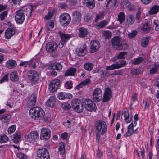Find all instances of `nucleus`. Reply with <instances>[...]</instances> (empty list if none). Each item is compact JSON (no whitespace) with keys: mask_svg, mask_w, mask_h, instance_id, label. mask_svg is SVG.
Listing matches in <instances>:
<instances>
[{"mask_svg":"<svg viewBox=\"0 0 159 159\" xmlns=\"http://www.w3.org/2000/svg\"><path fill=\"white\" fill-rule=\"evenodd\" d=\"M29 113L32 118L35 120L40 119L45 115L44 111L39 107L31 108Z\"/></svg>","mask_w":159,"mask_h":159,"instance_id":"1","label":"nucleus"},{"mask_svg":"<svg viewBox=\"0 0 159 159\" xmlns=\"http://www.w3.org/2000/svg\"><path fill=\"white\" fill-rule=\"evenodd\" d=\"M84 107L86 110L90 112H95L97 107L94 102L89 99H85L83 102Z\"/></svg>","mask_w":159,"mask_h":159,"instance_id":"2","label":"nucleus"},{"mask_svg":"<svg viewBox=\"0 0 159 159\" xmlns=\"http://www.w3.org/2000/svg\"><path fill=\"white\" fill-rule=\"evenodd\" d=\"M95 128L97 130V132H100L102 135L105 134L107 129V125L105 122L101 120L96 121L95 124Z\"/></svg>","mask_w":159,"mask_h":159,"instance_id":"3","label":"nucleus"},{"mask_svg":"<svg viewBox=\"0 0 159 159\" xmlns=\"http://www.w3.org/2000/svg\"><path fill=\"white\" fill-rule=\"evenodd\" d=\"M39 138L38 133L36 131H33L24 136L25 140L30 143L34 144L37 142Z\"/></svg>","mask_w":159,"mask_h":159,"instance_id":"4","label":"nucleus"},{"mask_svg":"<svg viewBox=\"0 0 159 159\" xmlns=\"http://www.w3.org/2000/svg\"><path fill=\"white\" fill-rule=\"evenodd\" d=\"M37 159H50L48 150L45 148L41 147L37 151Z\"/></svg>","mask_w":159,"mask_h":159,"instance_id":"5","label":"nucleus"},{"mask_svg":"<svg viewBox=\"0 0 159 159\" xmlns=\"http://www.w3.org/2000/svg\"><path fill=\"white\" fill-rule=\"evenodd\" d=\"M126 64V62L125 61L121 60L115 64L107 66L106 70H112L115 69H120L125 66Z\"/></svg>","mask_w":159,"mask_h":159,"instance_id":"6","label":"nucleus"},{"mask_svg":"<svg viewBox=\"0 0 159 159\" xmlns=\"http://www.w3.org/2000/svg\"><path fill=\"white\" fill-rule=\"evenodd\" d=\"M71 21V17L70 15L67 13H64L60 16V22L61 25L64 27L68 25Z\"/></svg>","mask_w":159,"mask_h":159,"instance_id":"7","label":"nucleus"},{"mask_svg":"<svg viewBox=\"0 0 159 159\" xmlns=\"http://www.w3.org/2000/svg\"><path fill=\"white\" fill-rule=\"evenodd\" d=\"M71 106L73 109L78 113H81L83 111V106L82 103L76 99L73 100L71 102Z\"/></svg>","mask_w":159,"mask_h":159,"instance_id":"8","label":"nucleus"},{"mask_svg":"<svg viewBox=\"0 0 159 159\" xmlns=\"http://www.w3.org/2000/svg\"><path fill=\"white\" fill-rule=\"evenodd\" d=\"M111 42L113 48L115 50H125V48H120L122 46L121 39L118 36H116L111 39Z\"/></svg>","mask_w":159,"mask_h":159,"instance_id":"9","label":"nucleus"},{"mask_svg":"<svg viewBox=\"0 0 159 159\" xmlns=\"http://www.w3.org/2000/svg\"><path fill=\"white\" fill-rule=\"evenodd\" d=\"M39 74L35 70H29L28 78L32 83H35L36 82L39 80Z\"/></svg>","mask_w":159,"mask_h":159,"instance_id":"10","label":"nucleus"},{"mask_svg":"<svg viewBox=\"0 0 159 159\" xmlns=\"http://www.w3.org/2000/svg\"><path fill=\"white\" fill-rule=\"evenodd\" d=\"M102 91L99 88L95 89L93 92V99L95 102H99L102 99Z\"/></svg>","mask_w":159,"mask_h":159,"instance_id":"11","label":"nucleus"},{"mask_svg":"<svg viewBox=\"0 0 159 159\" xmlns=\"http://www.w3.org/2000/svg\"><path fill=\"white\" fill-rule=\"evenodd\" d=\"M51 131L47 128H43L41 130L40 138L41 139L48 140L51 137Z\"/></svg>","mask_w":159,"mask_h":159,"instance_id":"12","label":"nucleus"},{"mask_svg":"<svg viewBox=\"0 0 159 159\" xmlns=\"http://www.w3.org/2000/svg\"><path fill=\"white\" fill-rule=\"evenodd\" d=\"M72 22L75 25H77L80 22L81 18V14L77 11H73L72 13Z\"/></svg>","mask_w":159,"mask_h":159,"instance_id":"13","label":"nucleus"},{"mask_svg":"<svg viewBox=\"0 0 159 159\" xmlns=\"http://www.w3.org/2000/svg\"><path fill=\"white\" fill-rule=\"evenodd\" d=\"M25 16V15L23 12L18 11L16 12L15 16V20L17 23L19 24H22L24 21Z\"/></svg>","mask_w":159,"mask_h":159,"instance_id":"14","label":"nucleus"},{"mask_svg":"<svg viewBox=\"0 0 159 159\" xmlns=\"http://www.w3.org/2000/svg\"><path fill=\"white\" fill-rule=\"evenodd\" d=\"M60 82V80L57 79H54L50 82L49 84V89L51 92H53L57 89Z\"/></svg>","mask_w":159,"mask_h":159,"instance_id":"15","label":"nucleus"},{"mask_svg":"<svg viewBox=\"0 0 159 159\" xmlns=\"http://www.w3.org/2000/svg\"><path fill=\"white\" fill-rule=\"evenodd\" d=\"M37 96L35 94H32L29 98L27 102L26 106L28 108H31L34 106L36 102Z\"/></svg>","mask_w":159,"mask_h":159,"instance_id":"16","label":"nucleus"},{"mask_svg":"<svg viewBox=\"0 0 159 159\" xmlns=\"http://www.w3.org/2000/svg\"><path fill=\"white\" fill-rule=\"evenodd\" d=\"M57 47V44L55 42H49L46 44V50L49 53L53 52Z\"/></svg>","mask_w":159,"mask_h":159,"instance_id":"17","label":"nucleus"},{"mask_svg":"<svg viewBox=\"0 0 159 159\" xmlns=\"http://www.w3.org/2000/svg\"><path fill=\"white\" fill-rule=\"evenodd\" d=\"M91 53H94L97 51L100 48V46L99 42L98 41L92 40L90 42Z\"/></svg>","mask_w":159,"mask_h":159,"instance_id":"18","label":"nucleus"},{"mask_svg":"<svg viewBox=\"0 0 159 159\" xmlns=\"http://www.w3.org/2000/svg\"><path fill=\"white\" fill-rule=\"evenodd\" d=\"M112 97L111 91L109 88H107L103 95L102 101L106 102L109 101Z\"/></svg>","mask_w":159,"mask_h":159,"instance_id":"19","label":"nucleus"},{"mask_svg":"<svg viewBox=\"0 0 159 159\" xmlns=\"http://www.w3.org/2000/svg\"><path fill=\"white\" fill-rule=\"evenodd\" d=\"M87 46L83 44L78 48L76 50L77 55L79 56H84L86 53Z\"/></svg>","mask_w":159,"mask_h":159,"instance_id":"20","label":"nucleus"},{"mask_svg":"<svg viewBox=\"0 0 159 159\" xmlns=\"http://www.w3.org/2000/svg\"><path fill=\"white\" fill-rule=\"evenodd\" d=\"M58 34L61 38V41L66 43L70 39L71 37L70 34L64 33L61 31H59Z\"/></svg>","mask_w":159,"mask_h":159,"instance_id":"21","label":"nucleus"},{"mask_svg":"<svg viewBox=\"0 0 159 159\" xmlns=\"http://www.w3.org/2000/svg\"><path fill=\"white\" fill-rule=\"evenodd\" d=\"M122 3L124 8H127L128 10L131 11H133L135 9V6L131 4L128 0H124Z\"/></svg>","mask_w":159,"mask_h":159,"instance_id":"22","label":"nucleus"},{"mask_svg":"<svg viewBox=\"0 0 159 159\" xmlns=\"http://www.w3.org/2000/svg\"><path fill=\"white\" fill-rule=\"evenodd\" d=\"M15 32L14 28H8L5 31V37L6 39H9L15 34Z\"/></svg>","mask_w":159,"mask_h":159,"instance_id":"23","label":"nucleus"},{"mask_svg":"<svg viewBox=\"0 0 159 159\" xmlns=\"http://www.w3.org/2000/svg\"><path fill=\"white\" fill-rule=\"evenodd\" d=\"M77 69L75 68L71 67L67 69L64 75L65 76H75Z\"/></svg>","mask_w":159,"mask_h":159,"instance_id":"24","label":"nucleus"},{"mask_svg":"<svg viewBox=\"0 0 159 159\" xmlns=\"http://www.w3.org/2000/svg\"><path fill=\"white\" fill-rule=\"evenodd\" d=\"M6 66L8 69H12L15 68L17 65L16 61L10 59L7 61L5 64Z\"/></svg>","mask_w":159,"mask_h":159,"instance_id":"25","label":"nucleus"},{"mask_svg":"<svg viewBox=\"0 0 159 159\" xmlns=\"http://www.w3.org/2000/svg\"><path fill=\"white\" fill-rule=\"evenodd\" d=\"M78 36L80 38L86 37L88 34V31L87 29L83 27L80 28L78 29Z\"/></svg>","mask_w":159,"mask_h":159,"instance_id":"26","label":"nucleus"},{"mask_svg":"<svg viewBox=\"0 0 159 159\" xmlns=\"http://www.w3.org/2000/svg\"><path fill=\"white\" fill-rule=\"evenodd\" d=\"M11 118V116L10 114H7L0 115V120L6 123L9 121Z\"/></svg>","mask_w":159,"mask_h":159,"instance_id":"27","label":"nucleus"},{"mask_svg":"<svg viewBox=\"0 0 159 159\" xmlns=\"http://www.w3.org/2000/svg\"><path fill=\"white\" fill-rule=\"evenodd\" d=\"M151 29L150 22H147L143 24L141 28V30L145 33H148Z\"/></svg>","mask_w":159,"mask_h":159,"instance_id":"28","label":"nucleus"},{"mask_svg":"<svg viewBox=\"0 0 159 159\" xmlns=\"http://www.w3.org/2000/svg\"><path fill=\"white\" fill-rule=\"evenodd\" d=\"M21 138V134L20 132H16L12 136V139L16 143H17L20 140Z\"/></svg>","mask_w":159,"mask_h":159,"instance_id":"29","label":"nucleus"},{"mask_svg":"<svg viewBox=\"0 0 159 159\" xmlns=\"http://www.w3.org/2000/svg\"><path fill=\"white\" fill-rule=\"evenodd\" d=\"M132 124H130L127 127V130L126 132L124 134L125 137H129L132 135L134 133V130Z\"/></svg>","mask_w":159,"mask_h":159,"instance_id":"30","label":"nucleus"},{"mask_svg":"<svg viewBox=\"0 0 159 159\" xmlns=\"http://www.w3.org/2000/svg\"><path fill=\"white\" fill-rule=\"evenodd\" d=\"M124 117L125 121L127 123L130 122L132 120V117L129 116V111L128 109H126L124 111Z\"/></svg>","mask_w":159,"mask_h":159,"instance_id":"31","label":"nucleus"},{"mask_svg":"<svg viewBox=\"0 0 159 159\" xmlns=\"http://www.w3.org/2000/svg\"><path fill=\"white\" fill-rule=\"evenodd\" d=\"M51 69L57 70H60L62 69V66L61 64L58 62L52 64L50 66Z\"/></svg>","mask_w":159,"mask_h":159,"instance_id":"32","label":"nucleus"},{"mask_svg":"<svg viewBox=\"0 0 159 159\" xmlns=\"http://www.w3.org/2000/svg\"><path fill=\"white\" fill-rule=\"evenodd\" d=\"M20 11H21L22 12L23 11L26 12V15L28 17H30L31 16V11L30 8L29 6L24 7L21 8Z\"/></svg>","mask_w":159,"mask_h":159,"instance_id":"33","label":"nucleus"},{"mask_svg":"<svg viewBox=\"0 0 159 159\" xmlns=\"http://www.w3.org/2000/svg\"><path fill=\"white\" fill-rule=\"evenodd\" d=\"M107 23L108 22L107 21L105 20H102L97 23L95 25V28L97 29H100L104 28L107 25Z\"/></svg>","mask_w":159,"mask_h":159,"instance_id":"34","label":"nucleus"},{"mask_svg":"<svg viewBox=\"0 0 159 159\" xmlns=\"http://www.w3.org/2000/svg\"><path fill=\"white\" fill-rule=\"evenodd\" d=\"M150 38L148 37H143L141 40V45L143 47H146L149 43Z\"/></svg>","mask_w":159,"mask_h":159,"instance_id":"35","label":"nucleus"},{"mask_svg":"<svg viewBox=\"0 0 159 159\" xmlns=\"http://www.w3.org/2000/svg\"><path fill=\"white\" fill-rule=\"evenodd\" d=\"M117 2V0H109L106 5L107 9H114Z\"/></svg>","mask_w":159,"mask_h":159,"instance_id":"36","label":"nucleus"},{"mask_svg":"<svg viewBox=\"0 0 159 159\" xmlns=\"http://www.w3.org/2000/svg\"><path fill=\"white\" fill-rule=\"evenodd\" d=\"M55 102V98L54 96L50 97L49 99L47 100L46 104L50 107L53 106Z\"/></svg>","mask_w":159,"mask_h":159,"instance_id":"37","label":"nucleus"},{"mask_svg":"<svg viewBox=\"0 0 159 159\" xmlns=\"http://www.w3.org/2000/svg\"><path fill=\"white\" fill-rule=\"evenodd\" d=\"M84 3L86 6L89 7L91 9H93L95 6V3L94 0H84Z\"/></svg>","mask_w":159,"mask_h":159,"instance_id":"38","label":"nucleus"},{"mask_svg":"<svg viewBox=\"0 0 159 159\" xmlns=\"http://www.w3.org/2000/svg\"><path fill=\"white\" fill-rule=\"evenodd\" d=\"M10 78L11 80L13 81H17L19 80L17 73L15 71L12 72L10 74Z\"/></svg>","mask_w":159,"mask_h":159,"instance_id":"39","label":"nucleus"},{"mask_svg":"<svg viewBox=\"0 0 159 159\" xmlns=\"http://www.w3.org/2000/svg\"><path fill=\"white\" fill-rule=\"evenodd\" d=\"M143 61H144V59L142 57H139L137 58H134L131 61V63L136 65L140 64Z\"/></svg>","mask_w":159,"mask_h":159,"instance_id":"40","label":"nucleus"},{"mask_svg":"<svg viewBox=\"0 0 159 159\" xmlns=\"http://www.w3.org/2000/svg\"><path fill=\"white\" fill-rule=\"evenodd\" d=\"M154 67L150 69V74H155L159 69V63L155 62L154 63Z\"/></svg>","mask_w":159,"mask_h":159,"instance_id":"41","label":"nucleus"},{"mask_svg":"<svg viewBox=\"0 0 159 159\" xmlns=\"http://www.w3.org/2000/svg\"><path fill=\"white\" fill-rule=\"evenodd\" d=\"M65 144L64 143L61 142L59 145V152L61 154L65 153Z\"/></svg>","mask_w":159,"mask_h":159,"instance_id":"42","label":"nucleus"},{"mask_svg":"<svg viewBox=\"0 0 159 159\" xmlns=\"http://www.w3.org/2000/svg\"><path fill=\"white\" fill-rule=\"evenodd\" d=\"M90 79L89 78H88L85 80L84 81L81 82L80 84L77 86V87L78 88H82L84 86L87 85L90 83Z\"/></svg>","mask_w":159,"mask_h":159,"instance_id":"43","label":"nucleus"},{"mask_svg":"<svg viewBox=\"0 0 159 159\" xmlns=\"http://www.w3.org/2000/svg\"><path fill=\"white\" fill-rule=\"evenodd\" d=\"M9 138L5 134L0 135V143H4L8 141Z\"/></svg>","mask_w":159,"mask_h":159,"instance_id":"44","label":"nucleus"},{"mask_svg":"<svg viewBox=\"0 0 159 159\" xmlns=\"http://www.w3.org/2000/svg\"><path fill=\"white\" fill-rule=\"evenodd\" d=\"M93 65L90 63H85L84 65V67L85 69L88 71L92 70L93 68Z\"/></svg>","mask_w":159,"mask_h":159,"instance_id":"45","label":"nucleus"},{"mask_svg":"<svg viewBox=\"0 0 159 159\" xmlns=\"http://www.w3.org/2000/svg\"><path fill=\"white\" fill-rule=\"evenodd\" d=\"M127 22L129 24L132 25L134 21V17L133 15H129L127 17Z\"/></svg>","mask_w":159,"mask_h":159,"instance_id":"46","label":"nucleus"},{"mask_svg":"<svg viewBox=\"0 0 159 159\" xmlns=\"http://www.w3.org/2000/svg\"><path fill=\"white\" fill-rule=\"evenodd\" d=\"M159 11V6L157 5H155L153 6L150 9L151 14H154L157 12Z\"/></svg>","mask_w":159,"mask_h":159,"instance_id":"47","label":"nucleus"},{"mask_svg":"<svg viewBox=\"0 0 159 159\" xmlns=\"http://www.w3.org/2000/svg\"><path fill=\"white\" fill-rule=\"evenodd\" d=\"M54 27V23L53 20H51L49 22L46 26V30H50Z\"/></svg>","mask_w":159,"mask_h":159,"instance_id":"48","label":"nucleus"},{"mask_svg":"<svg viewBox=\"0 0 159 159\" xmlns=\"http://www.w3.org/2000/svg\"><path fill=\"white\" fill-rule=\"evenodd\" d=\"M127 52H120L116 57L117 59H124L126 57Z\"/></svg>","mask_w":159,"mask_h":159,"instance_id":"49","label":"nucleus"},{"mask_svg":"<svg viewBox=\"0 0 159 159\" xmlns=\"http://www.w3.org/2000/svg\"><path fill=\"white\" fill-rule=\"evenodd\" d=\"M118 21L120 23L123 22L125 19V16L123 12H121L118 16Z\"/></svg>","mask_w":159,"mask_h":159,"instance_id":"50","label":"nucleus"},{"mask_svg":"<svg viewBox=\"0 0 159 159\" xmlns=\"http://www.w3.org/2000/svg\"><path fill=\"white\" fill-rule=\"evenodd\" d=\"M66 93L65 92H59L57 94V98L60 100H64L66 98Z\"/></svg>","mask_w":159,"mask_h":159,"instance_id":"51","label":"nucleus"},{"mask_svg":"<svg viewBox=\"0 0 159 159\" xmlns=\"http://www.w3.org/2000/svg\"><path fill=\"white\" fill-rule=\"evenodd\" d=\"M137 94L136 93H132V94L131 96V101L132 102L131 103V105H132L134 102H136L138 101L137 98Z\"/></svg>","mask_w":159,"mask_h":159,"instance_id":"52","label":"nucleus"},{"mask_svg":"<svg viewBox=\"0 0 159 159\" xmlns=\"http://www.w3.org/2000/svg\"><path fill=\"white\" fill-rule=\"evenodd\" d=\"M8 14V11H5L0 14V19L2 21L4 20L6 18Z\"/></svg>","mask_w":159,"mask_h":159,"instance_id":"53","label":"nucleus"},{"mask_svg":"<svg viewBox=\"0 0 159 159\" xmlns=\"http://www.w3.org/2000/svg\"><path fill=\"white\" fill-rule=\"evenodd\" d=\"M62 108L65 110H68L71 107L70 104L67 102H64L61 104Z\"/></svg>","mask_w":159,"mask_h":159,"instance_id":"54","label":"nucleus"},{"mask_svg":"<svg viewBox=\"0 0 159 159\" xmlns=\"http://www.w3.org/2000/svg\"><path fill=\"white\" fill-rule=\"evenodd\" d=\"M137 34V31L136 30L132 31L128 34V37L129 39H131L135 37Z\"/></svg>","mask_w":159,"mask_h":159,"instance_id":"55","label":"nucleus"},{"mask_svg":"<svg viewBox=\"0 0 159 159\" xmlns=\"http://www.w3.org/2000/svg\"><path fill=\"white\" fill-rule=\"evenodd\" d=\"M16 127L15 125H13L9 127L7 131L9 134L13 133L16 130Z\"/></svg>","mask_w":159,"mask_h":159,"instance_id":"56","label":"nucleus"},{"mask_svg":"<svg viewBox=\"0 0 159 159\" xmlns=\"http://www.w3.org/2000/svg\"><path fill=\"white\" fill-rule=\"evenodd\" d=\"M103 36L105 38V39H109L111 36V33L109 31H104L103 33Z\"/></svg>","mask_w":159,"mask_h":159,"instance_id":"57","label":"nucleus"},{"mask_svg":"<svg viewBox=\"0 0 159 159\" xmlns=\"http://www.w3.org/2000/svg\"><path fill=\"white\" fill-rule=\"evenodd\" d=\"M154 25H155V30L156 31L159 30V20H155L153 21Z\"/></svg>","mask_w":159,"mask_h":159,"instance_id":"58","label":"nucleus"},{"mask_svg":"<svg viewBox=\"0 0 159 159\" xmlns=\"http://www.w3.org/2000/svg\"><path fill=\"white\" fill-rule=\"evenodd\" d=\"M65 84L66 87L67 89H70L72 88V82L71 81L66 82Z\"/></svg>","mask_w":159,"mask_h":159,"instance_id":"59","label":"nucleus"},{"mask_svg":"<svg viewBox=\"0 0 159 159\" xmlns=\"http://www.w3.org/2000/svg\"><path fill=\"white\" fill-rule=\"evenodd\" d=\"M31 62L30 61L21 62L20 64V65L21 66H24L25 67L27 66H30Z\"/></svg>","mask_w":159,"mask_h":159,"instance_id":"60","label":"nucleus"},{"mask_svg":"<svg viewBox=\"0 0 159 159\" xmlns=\"http://www.w3.org/2000/svg\"><path fill=\"white\" fill-rule=\"evenodd\" d=\"M67 7V5L65 2L60 3L59 4V7L61 9H65Z\"/></svg>","mask_w":159,"mask_h":159,"instance_id":"61","label":"nucleus"},{"mask_svg":"<svg viewBox=\"0 0 159 159\" xmlns=\"http://www.w3.org/2000/svg\"><path fill=\"white\" fill-rule=\"evenodd\" d=\"M8 74L6 75L1 80L0 82L2 83L5 81H7L8 80Z\"/></svg>","mask_w":159,"mask_h":159,"instance_id":"62","label":"nucleus"},{"mask_svg":"<svg viewBox=\"0 0 159 159\" xmlns=\"http://www.w3.org/2000/svg\"><path fill=\"white\" fill-rule=\"evenodd\" d=\"M139 70L138 69H133L131 71V73L133 75H136L139 74Z\"/></svg>","mask_w":159,"mask_h":159,"instance_id":"63","label":"nucleus"},{"mask_svg":"<svg viewBox=\"0 0 159 159\" xmlns=\"http://www.w3.org/2000/svg\"><path fill=\"white\" fill-rule=\"evenodd\" d=\"M18 157L20 159H25L27 158V156L24 153H20L18 155Z\"/></svg>","mask_w":159,"mask_h":159,"instance_id":"64","label":"nucleus"}]
</instances>
